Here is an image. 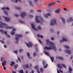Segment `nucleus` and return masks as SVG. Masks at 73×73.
Segmentation results:
<instances>
[{
	"mask_svg": "<svg viewBox=\"0 0 73 73\" xmlns=\"http://www.w3.org/2000/svg\"><path fill=\"white\" fill-rule=\"evenodd\" d=\"M46 42L47 44H48L49 43H50L52 45L51 47H48L47 46H45L44 47V50H52V49H53L55 51H56V47L54 46V44L52 42H49V39H47L46 40Z\"/></svg>",
	"mask_w": 73,
	"mask_h": 73,
	"instance_id": "f257e3e1",
	"label": "nucleus"
},
{
	"mask_svg": "<svg viewBox=\"0 0 73 73\" xmlns=\"http://www.w3.org/2000/svg\"><path fill=\"white\" fill-rule=\"evenodd\" d=\"M0 23H1L0 25V28H4V26H5V28H6V29H12V28H13V27L7 26V24L4 23H2L1 21H0Z\"/></svg>",
	"mask_w": 73,
	"mask_h": 73,
	"instance_id": "f03ea898",
	"label": "nucleus"
},
{
	"mask_svg": "<svg viewBox=\"0 0 73 73\" xmlns=\"http://www.w3.org/2000/svg\"><path fill=\"white\" fill-rule=\"evenodd\" d=\"M38 17L40 18V19L41 20V21L42 22H45V21L43 20V18H42L41 17V16H39L38 17V16H36L35 17V20H36V23H40V21L38 19Z\"/></svg>",
	"mask_w": 73,
	"mask_h": 73,
	"instance_id": "7ed1b4c3",
	"label": "nucleus"
},
{
	"mask_svg": "<svg viewBox=\"0 0 73 73\" xmlns=\"http://www.w3.org/2000/svg\"><path fill=\"white\" fill-rule=\"evenodd\" d=\"M16 38H15V40L16 42H15V43L18 44L19 43V38L18 37H23V35L22 34H17L15 35Z\"/></svg>",
	"mask_w": 73,
	"mask_h": 73,
	"instance_id": "20e7f679",
	"label": "nucleus"
},
{
	"mask_svg": "<svg viewBox=\"0 0 73 73\" xmlns=\"http://www.w3.org/2000/svg\"><path fill=\"white\" fill-rule=\"evenodd\" d=\"M56 24L57 23L56 22V19H53L51 20L50 25L51 26H53Z\"/></svg>",
	"mask_w": 73,
	"mask_h": 73,
	"instance_id": "39448f33",
	"label": "nucleus"
},
{
	"mask_svg": "<svg viewBox=\"0 0 73 73\" xmlns=\"http://www.w3.org/2000/svg\"><path fill=\"white\" fill-rule=\"evenodd\" d=\"M31 25L32 27V28L34 31H38V29L36 28H35V25H33V24H31Z\"/></svg>",
	"mask_w": 73,
	"mask_h": 73,
	"instance_id": "423d86ee",
	"label": "nucleus"
},
{
	"mask_svg": "<svg viewBox=\"0 0 73 73\" xmlns=\"http://www.w3.org/2000/svg\"><path fill=\"white\" fill-rule=\"evenodd\" d=\"M42 64L43 66H44V68H46L48 67V64H46V62H45V61H42ZM45 64H46V65L45 66Z\"/></svg>",
	"mask_w": 73,
	"mask_h": 73,
	"instance_id": "0eeeda50",
	"label": "nucleus"
},
{
	"mask_svg": "<svg viewBox=\"0 0 73 73\" xmlns=\"http://www.w3.org/2000/svg\"><path fill=\"white\" fill-rule=\"evenodd\" d=\"M3 17L5 19V21H7V22H8V21H10V18H7V17L3 16Z\"/></svg>",
	"mask_w": 73,
	"mask_h": 73,
	"instance_id": "6e6552de",
	"label": "nucleus"
},
{
	"mask_svg": "<svg viewBox=\"0 0 73 73\" xmlns=\"http://www.w3.org/2000/svg\"><path fill=\"white\" fill-rule=\"evenodd\" d=\"M26 15V13L25 12H22L20 16L22 18H24V17Z\"/></svg>",
	"mask_w": 73,
	"mask_h": 73,
	"instance_id": "1a4fd4ad",
	"label": "nucleus"
},
{
	"mask_svg": "<svg viewBox=\"0 0 73 73\" xmlns=\"http://www.w3.org/2000/svg\"><path fill=\"white\" fill-rule=\"evenodd\" d=\"M13 31L11 32L10 33L11 35H13L15 34V32H14L16 31V29L14 28L12 29Z\"/></svg>",
	"mask_w": 73,
	"mask_h": 73,
	"instance_id": "9d476101",
	"label": "nucleus"
},
{
	"mask_svg": "<svg viewBox=\"0 0 73 73\" xmlns=\"http://www.w3.org/2000/svg\"><path fill=\"white\" fill-rule=\"evenodd\" d=\"M25 44H26L28 47H32V43L29 42L28 44L27 43L25 42Z\"/></svg>",
	"mask_w": 73,
	"mask_h": 73,
	"instance_id": "9b49d317",
	"label": "nucleus"
},
{
	"mask_svg": "<svg viewBox=\"0 0 73 73\" xmlns=\"http://www.w3.org/2000/svg\"><path fill=\"white\" fill-rule=\"evenodd\" d=\"M34 69L36 70L38 73H40V71L39 70V69H38V68L37 66H34Z\"/></svg>",
	"mask_w": 73,
	"mask_h": 73,
	"instance_id": "f8f14e48",
	"label": "nucleus"
},
{
	"mask_svg": "<svg viewBox=\"0 0 73 73\" xmlns=\"http://www.w3.org/2000/svg\"><path fill=\"white\" fill-rule=\"evenodd\" d=\"M64 41H67V39L65 38H62V40H60V42H63Z\"/></svg>",
	"mask_w": 73,
	"mask_h": 73,
	"instance_id": "ddd939ff",
	"label": "nucleus"
},
{
	"mask_svg": "<svg viewBox=\"0 0 73 73\" xmlns=\"http://www.w3.org/2000/svg\"><path fill=\"white\" fill-rule=\"evenodd\" d=\"M51 16V15L49 13H47L44 15V17L46 18H48V16Z\"/></svg>",
	"mask_w": 73,
	"mask_h": 73,
	"instance_id": "4468645a",
	"label": "nucleus"
},
{
	"mask_svg": "<svg viewBox=\"0 0 73 73\" xmlns=\"http://www.w3.org/2000/svg\"><path fill=\"white\" fill-rule=\"evenodd\" d=\"M6 63H7V61L5 60H4L3 62L2 63V64L3 66H4L6 65Z\"/></svg>",
	"mask_w": 73,
	"mask_h": 73,
	"instance_id": "2eb2a0df",
	"label": "nucleus"
},
{
	"mask_svg": "<svg viewBox=\"0 0 73 73\" xmlns=\"http://www.w3.org/2000/svg\"><path fill=\"white\" fill-rule=\"evenodd\" d=\"M67 21L68 22L73 21V19H72V18L70 17L69 19L67 20Z\"/></svg>",
	"mask_w": 73,
	"mask_h": 73,
	"instance_id": "dca6fc26",
	"label": "nucleus"
},
{
	"mask_svg": "<svg viewBox=\"0 0 73 73\" xmlns=\"http://www.w3.org/2000/svg\"><path fill=\"white\" fill-rule=\"evenodd\" d=\"M55 4V3L52 2L51 3H49L48 4V5H49V6H50V7H52V6H53V5H54Z\"/></svg>",
	"mask_w": 73,
	"mask_h": 73,
	"instance_id": "f3484780",
	"label": "nucleus"
},
{
	"mask_svg": "<svg viewBox=\"0 0 73 73\" xmlns=\"http://www.w3.org/2000/svg\"><path fill=\"white\" fill-rule=\"evenodd\" d=\"M1 9L3 10H5V9H6V10H9V8L8 7H6L5 8V7H3L1 8Z\"/></svg>",
	"mask_w": 73,
	"mask_h": 73,
	"instance_id": "a211bd4d",
	"label": "nucleus"
},
{
	"mask_svg": "<svg viewBox=\"0 0 73 73\" xmlns=\"http://www.w3.org/2000/svg\"><path fill=\"white\" fill-rule=\"evenodd\" d=\"M69 72V73H72V68H71V67L69 66V68L68 69Z\"/></svg>",
	"mask_w": 73,
	"mask_h": 73,
	"instance_id": "6ab92c4d",
	"label": "nucleus"
},
{
	"mask_svg": "<svg viewBox=\"0 0 73 73\" xmlns=\"http://www.w3.org/2000/svg\"><path fill=\"white\" fill-rule=\"evenodd\" d=\"M57 58H58L59 60H64L63 57H62L58 56L57 57Z\"/></svg>",
	"mask_w": 73,
	"mask_h": 73,
	"instance_id": "aec40b11",
	"label": "nucleus"
},
{
	"mask_svg": "<svg viewBox=\"0 0 73 73\" xmlns=\"http://www.w3.org/2000/svg\"><path fill=\"white\" fill-rule=\"evenodd\" d=\"M11 64H10V65L11 66H14V65H15V62H11Z\"/></svg>",
	"mask_w": 73,
	"mask_h": 73,
	"instance_id": "412c9836",
	"label": "nucleus"
},
{
	"mask_svg": "<svg viewBox=\"0 0 73 73\" xmlns=\"http://www.w3.org/2000/svg\"><path fill=\"white\" fill-rule=\"evenodd\" d=\"M61 19L62 20L63 23L64 24H65V19H64L63 18L61 17Z\"/></svg>",
	"mask_w": 73,
	"mask_h": 73,
	"instance_id": "4be33fe9",
	"label": "nucleus"
},
{
	"mask_svg": "<svg viewBox=\"0 0 73 73\" xmlns=\"http://www.w3.org/2000/svg\"><path fill=\"white\" fill-rule=\"evenodd\" d=\"M37 36L38 37H41V38H43V36L42 35H40L39 34H37Z\"/></svg>",
	"mask_w": 73,
	"mask_h": 73,
	"instance_id": "5701e85b",
	"label": "nucleus"
},
{
	"mask_svg": "<svg viewBox=\"0 0 73 73\" xmlns=\"http://www.w3.org/2000/svg\"><path fill=\"white\" fill-rule=\"evenodd\" d=\"M29 3L31 6L33 7V5L32 4V1H29Z\"/></svg>",
	"mask_w": 73,
	"mask_h": 73,
	"instance_id": "b1692460",
	"label": "nucleus"
},
{
	"mask_svg": "<svg viewBox=\"0 0 73 73\" xmlns=\"http://www.w3.org/2000/svg\"><path fill=\"white\" fill-rule=\"evenodd\" d=\"M66 52L67 53L69 54H70L71 53V52H70V51L68 50H66Z\"/></svg>",
	"mask_w": 73,
	"mask_h": 73,
	"instance_id": "393cba45",
	"label": "nucleus"
},
{
	"mask_svg": "<svg viewBox=\"0 0 73 73\" xmlns=\"http://www.w3.org/2000/svg\"><path fill=\"white\" fill-rule=\"evenodd\" d=\"M60 9H58L56 10L55 11V12H56V13H60Z\"/></svg>",
	"mask_w": 73,
	"mask_h": 73,
	"instance_id": "a878e982",
	"label": "nucleus"
},
{
	"mask_svg": "<svg viewBox=\"0 0 73 73\" xmlns=\"http://www.w3.org/2000/svg\"><path fill=\"white\" fill-rule=\"evenodd\" d=\"M4 12L5 15H6L7 16H8V12H7V11L4 10Z\"/></svg>",
	"mask_w": 73,
	"mask_h": 73,
	"instance_id": "bb28decb",
	"label": "nucleus"
},
{
	"mask_svg": "<svg viewBox=\"0 0 73 73\" xmlns=\"http://www.w3.org/2000/svg\"><path fill=\"white\" fill-rule=\"evenodd\" d=\"M64 48H66V49L69 48V47L68 46L66 45H64Z\"/></svg>",
	"mask_w": 73,
	"mask_h": 73,
	"instance_id": "cd10ccee",
	"label": "nucleus"
},
{
	"mask_svg": "<svg viewBox=\"0 0 73 73\" xmlns=\"http://www.w3.org/2000/svg\"><path fill=\"white\" fill-rule=\"evenodd\" d=\"M50 58L52 61V62H53V60H54V58L53 57H50Z\"/></svg>",
	"mask_w": 73,
	"mask_h": 73,
	"instance_id": "c85d7f7f",
	"label": "nucleus"
},
{
	"mask_svg": "<svg viewBox=\"0 0 73 73\" xmlns=\"http://www.w3.org/2000/svg\"><path fill=\"white\" fill-rule=\"evenodd\" d=\"M18 72L20 73H24V71L23 70H19Z\"/></svg>",
	"mask_w": 73,
	"mask_h": 73,
	"instance_id": "c756f323",
	"label": "nucleus"
},
{
	"mask_svg": "<svg viewBox=\"0 0 73 73\" xmlns=\"http://www.w3.org/2000/svg\"><path fill=\"white\" fill-rule=\"evenodd\" d=\"M40 71L41 73H43V72H44V69L43 68H41L40 69Z\"/></svg>",
	"mask_w": 73,
	"mask_h": 73,
	"instance_id": "7c9ffc66",
	"label": "nucleus"
},
{
	"mask_svg": "<svg viewBox=\"0 0 73 73\" xmlns=\"http://www.w3.org/2000/svg\"><path fill=\"white\" fill-rule=\"evenodd\" d=\"M19 23H22V24H24V23H25L24 21H23L20 20H19Z\"/></svg>",
	"mask_w": 73,
	"mask_h": 73,
	"instance_id": "2f4dec72",
	"label": "nucleus"
},
{
	"mask_svg": "<svg viewBox=\"0 0 73 73\" xmlns=\"http://www.w3.org/2000/svg\"><path fill=\"white\" fill-rule=\"evenodd\" d=\"M44 53L46 54V55H47V56H49V54L48 52L45 51L44 52Z\"/></svg>",
	"mask_w": 73,
	"mask_h": 73,
	"instance_id": "473e14b6",
	"label": "nucleus"
},
{
	"mask_svg": "<svg viewBox=\"0 0 73 73\" xmlns=\"http://www.w3.org/2000/svg\"><path fill=\"white\" fill-rule=\"evenodd\" d=\"M61 65H62V66H63V67L64 68H65L66 69V66L64 64H61Z\"/></svg>",
	"mask_w": 73,
	"mask_h": 73,
	"instance_id": "72a5a7b5",
	"label": "nucleus"
},
{
	"mask_svg": "<svg viewBox=\"0 0 73 73\" xmlns=\"http://www.w3.org/2000/svg\"><path fill=\"white\" fill-rule=\"evenodd\" d=\"M15 9H17L18 10H20V8L19 7H15Z\"/></svg>",
	"mask_w": 73,
	"mask_h": 73,
	"instance_id": "f704fd0d",
	"label": "nucleus"
},
{
	"mask_svg": "<svg viewBox=\"0 0 73 73\" xmlns=\"http://www.w3.org/2000/svg\"><path fill=\"white\" fill-rule=\"evenodd\" d=\"M0 32H1L2 33H4V31L3 30L0 29Z\"/></svg>",
	"mask_w": 73,
	"mask_h": 73,
	"instance_id": "c9c22d12",
	"label": "nucleus"
},
{
	"mask_svg": "<svg viewBox=\"0 0 73 73\" xmlns=\"http://www.w3.org/2000/svg\"><path fill=\"white\" fill-rule=\"evenodd\" d=\"M57 66L59 68H61V65H60V64H57Z\"/></svg>",
	"mask_w": 73,
	"mask_h": 73,
	"instance_id": "e433bc0d",
	"label": "nucleus"
},
{
	"mask_svg": "<svg viewBox=\"0 0 73 73\" xmlns=\"http://www.w3.org/2000/svg\"><path fill=\"white\" fill-rule=\"evenodd\" d=\"M17 66H18V65L16 64L14 66V68L16 69H17Z\"/></svg>",
	"mask_w": 73,
	"mask_h": 73,
	"instance_id": "4c0bfd02",
	"label": "nucleus"
},
{
	"mask_svg": "<svg viewBox=\"0 0 73 73\" xmlns=\"http://www.w3.org/2000/svg\"><path fill=\"white\" fill-rule=\"evenodd\" d=\"M37 28H38V29L39 30H41V27H40V26H38Z\"/></svg>",
	"mask_w": 73,
	"mask_h": 73,
	"instance_id": "58836bf2",
	"label": "nucleus"
},
{
	"mask_svg": "<svg viewBox=\"0 0 73 73\" xmlns=\"http://www.w3.org/2000/svg\"><path fill=\"white\" fill-rule=\"evenodd\" d=\"M25 66L26 68H29V65L28 64H27Z\"/></svg>",
	"mask_w": 73,
	"mask_h": 73,
	"instance_id": "ea45409f",
	"label": "nucleus"
},
{
	"mask_svg": "<svg viewBox=\"0 0 73 73\" xmlns=\"http://www.w3.org/2000/svg\"><path fill=\"white\" fill-rule=\"evenodd\" d=\"M23 51V49H20L19 50V53H21V52H22Z\"/></svg>",
	"mask_w": 73,
	"mask_h": 73,
	"instance_id": "a19ab883",
	"label": "nucleus"
},
{
	"mask_svg": "<svg viewBox=\"0 0 73 73\" xmlns=\"http://www.w3.org/2000/svg\"><path fill=\"white\" fill-rule=\"evenodd\" d=\"M27 56L28 57H30V54H29V52L27 53Z\"/></svg>",
	"mask_w": 73,
	"mask_h": 73,
	"instance_id": "79ce46f5",
	"label": "nucleus"
},
{
	"mask_svg": "<svg viewBox=\"0 0 73 73\" xmlns=\"http://www.w3.org/2000/svg\"><path fill=\"white\" fill-rule=\"evenodd\" d=\"M17 1H19V2H21V1L20 0H15V2L17 3Z\"/></svg>",
	"mask_w": 73,
	"mask_h": 73,
	"instance_id": "37998d69",
	"label": "nucleus"
},
{
	"mask_svg": "<svg viewBox=\"0 0 73 73\" xmlns=\"http://www.w3.org/2000/svg\"><path fill=\"white\" fill-rule=\"evenodd\" d=\"M29 17H30V18H33V16L32 15H29Z\"/></svg>",
	"mask_w": 73,
	"mask_h": 73,
	"instance_id": "c03bdc74",
	"label": "nucleus"
},
{
	"mask_svg": "<svg viewBox=\"0 0 73 73\" xmlns=\"http://www.w3.org/2000/svg\"><path fill=\"white\" fill-rule=\"evenodd\" d=\"M13 52L14 53H15V54H17V50H16L15 51H14Z\"/></svg>",
	"mask_w": 73,
	"mask_h": 73,
	"instance_id": "a18cd8bd",
	"label": "nucleus"
},
{
	"mask_svg": "<svg viewBox=\"0 0 73 73\" xmlns=\"http://www.w3.org/2000/svg\"><path fill=\"white\" fill-rule=\"evenodd\" d=\"M17 58H18V60L20 62H21V60H20V58H19V57H18Z\"/></svg>",
	"mask_w": 73,
	"mask_h": 73,
	"instance_id": "49530a36",
	"label": "nucleus"
},
{
	"mask_svg": "<svg viewBox=\"0 0 73 73\" xmlns=\"http://www.w3.org/2000/svg\"><path fill=\"white\" fill-rule=\"evenodd\" d=\"M0 41L1 42V43H2V44H4V41H3L1 40H0Z\"/></svg>",
	"mask_w": 73,
	"mask_h": 73,
	"instance_id": "de8ad7c7",
	"label": "nucleus"
},
{
	"mask_svg": "<svg viewBox=\"0 0 73 73\" xmlns=\"http://www.w3.org/2000/svg\"><path fill=\"white\" fill-rule=\"evenodd\" d=\"M36 52H34L33 53V56L34 57H35L36 56Z\"/></svg>",
	"mask_w": 73,
	"mask_h": 73,
	"instance_id": "09e8293b",
	"label": "nucleus"
},
{
	"mask_svg": "<svg viewBox=\"0 0 73 73\" xmlns=\"http://www.w3.org/2000/svg\"><path fill=\"white\" fill-rule=\"evenodd\" d=\"M30 13H33V10H31L30 11Z\"/></svg>",
	"mask_w": 73,
	"mask_h": 73,
	"instance_id": "8fccbe9b",
	"label": "nucleus"
},
{
	"mask_svg": "<svg viewBox=\"0 0 73 73\" xmlns=\"http://www.w3.org/2000/svg\"><path fill=\"white\" fill-rule=\"evenodd\" d=\"M59 71L61 73H63V71L62 70H61V69H59Z\"/></svg>",
	"mask_w": 73,
	"mask_h": 73,
	"instance_id": "3c124183",
	"label": "nucleus"
},
{
	"mask_svg": "<svg viewBox=\"0 0 73 73\" xmlns=\"http://www.w3.org/2000/svg\"><path fill=\"white\" fill-rule=\"evenodd\" d=\"M15 17H19V15L17 14H15Z\"/></svg>",
	"mask_w": 73,
	"mask_h": 73,
	"instance_id": "603ef678",
	"label": "nucleus"
},
{
	"mask_svg": "<svg viewBox=\"0 0 73 73\" xmlns=\"http://www.w3.org/2000/svg\"><path fill=\"white\" fill-rule=\"evenodd\" d=\"M38 12H41V11L40 10H38L37 11Z\"/></svg>",
	"mask_w": 73,
	"mask_h": 73,
	"instance_id": "864d4df0",
	"label": "nucleus"
},
{
	"mask_svg": "<svg viewBox=\"0 0 73 73\" xmlns=\"http://www.w3.org/2000/svg\"><path fill=\"white\" fill-rule=\"evenodd\" d=\"M51 40H54V38L53 37H52L51 38Z\"/></svg>",
	"mask_w": 73,
	"mask_h": 73,
	"instance_id": "5fc2aeb1",
	"label": "nucleus"
},
{
	"mask_svg": "<svg viewBox=\"0 0 73 73\" xmlns=\"http://www.w3.org/2000/svg\"><path fill=\"white\" fill-rule=\"evenodd\" d=\"M7 37H8V38H9L10 37V36L9 35H8V34L7 35H6Z\"/></svg>",
	"mask_w": 73,
	"mask_h": 73,
	"instance_id": "6e6d98bb",
	"label": "nucleus"
},
{
	"mask_svg": "<svg viewBox=\"0 0 73 73\" xmlns=\"http://www.w3.org/2000/svg\"><path fill=\"white\" fill-rule=\"evenodd\" d=\"M5 34L6 35H8V34H7V32L6 31H5Z\"/></svg>",
	"mask_w": 73,
	"mask_h": 73,
	"instance_id": "4d7b16f0",
	"label": "nucleus"
},
{
	"mask_svg": "<svg viewBox=\"0 0 73 73\" xmlns=\"http://www.w3.org/2000/svg\"><path fill=\"white\" fill-rule=\"evenodd\" d=\"M38 41L40 43V44H42V42H41V40H40L38 39Z\"/></svg>",
	"mask_w": 73,
	"mask_h": 73,
	"instance_id": "13d9d810",
	"label": "nucleus"
},
{
	"mask_svg": "<svg viewBox=\"0 0 73 73\" xmlns=\"http://www.w3.org/2000/svg\"><path fill=\"white\" fill-rule=\"evenodd\" d=\"M32 66V64H30V67L31 68Z\"/></svg>",
	"mask_w": 73,
	"mask_h": 73,
	"instance_id": "bf43d9fd",
	"label": "nucleus"
},
{
	"mask_svg": "<svg viewBox=\"0 0 73 73\" xmlns=\"http://www.w3.org/2000/svg\"><path fill=\"white\" fill-rule=\"evenodd\" d=\"M63 9L64 10V11H67V9L65 8H64Z\"/></svg>",
	"mask_w": 73,
	"mask_h": 73,
	"instance_id": "052dcab7",
	"label": "nucleus"
},
{
	"mask_svg": "<svg viewBox=\"0 0 73 73\" xmlns=\"http://www.w3.org/2000/svg\"><path fill=\"white\" fill-rule=\"evenodd\" d=\"M57 3H60V1H57Z\"/></svg>",
	"mask_w": 73,
	"mask_h": 73,
	"instance_id": "680f3d73",
	"label": "nucleus"
},
{
	"mask_svg": "<svg viewBox=\"0 0 73 73\" xmlns=\"http://www.w3.org/2000/svg\"><path fill=\"white\" fill-rule=\"evenodd\" d=\"M57 72L58 73H60V71L58 70V69H57Z\"/></svg>",
	"mask_w": 73,
	"mask_h": 73,
	"instance_id": "e2e57ef3",
	"label": "nucleus"
},
{
	"mask_svg": "<svg viewBox=\"0 0 73 73\" xmlns=\"http://www.w3.org/2000/svg\"><path fill=\"white\" fill-rule=\"evenodd\" d=\"M73 56H71L70 57V59H72V58H73Z\"/></svg>",
	"mask_w": 73,
	"mask_h": 73,
	"instance_id": "0e129e2a",
	"label": "nucleus"
},
{
	"mask_svg": "<svg viewBox=\"0 0 73 73\" xmlns=\"http://www.w3.org/2000/svg\"><path fill=\"white\" fill-rule=\"evenodd\" d=\"M25 33H26V34H28V33H29V32H25Z\"/></svg>",
	"mask_w": 73,
	"mask_h": 73,
	"instance_id": "69168bd1",
	"label": "nucleus"
},
{
	"mask_svg": "<svg viewBox=\"0 0 73 73\" xmlns=\"http://www.w3.org/2000/svg\"><path fill=\"white\" fill-rule=\"evenodd\" d=\"M12 73H16L15 71H12Z\"/></svg>",
	"mask_w": 73,
	"mask_h": 73,
	"instance_id": "338daca9",
	"label": "nucleus"
},
{
	"mask_svg": "<svg viewBox=\"0 0 73 73\" xmlns=\"http://www.w3.org/2000/svg\"><path fill=\"white\" fill-rule=\"evenodd\" d=\"M32 73H34V70H32L31 71Z\"/></svg>",
	"mask_w": 73,
	"mask_h": 73,
	"instance_id": "774afa93",
	"label": "nucleus"
}]
</instances>
